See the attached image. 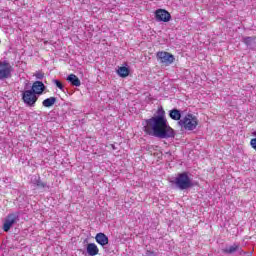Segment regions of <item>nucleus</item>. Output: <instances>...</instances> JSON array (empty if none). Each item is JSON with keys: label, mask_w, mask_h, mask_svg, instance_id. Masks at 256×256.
Segmentation results:
<instances>
[{"label": "nucleus", "mask_w": 256, "mask_h": 256, "mask_svg": "<svg viewBox=\"0 0 256 256\" xmlns=\"http://www.w3.org/2000/svg\"><path fill=\"white\" fill-rule=\"evenodd\" d=\"M156 113V116L146 119L142 123L144 133L152 137H159V139H171V137H175V130L169 126L163 107H159Z\"/></svg>", "instance_id": "1"}, {"label": "nucleus", "mask_w": 256, "mask_h": 256, "mask_svg": "<svg viewBox=\"0 0 256 256\" xmlns=\"http://www.w3.org/2000/svg\"><path fill=\"white\" fill-rule=\"evenodd\" d=\"M172 183H174V185L180 189V191H185L193 187V180H191V177H189L188 172L179 173Z\"/></svg>", "instance_id": "2"}, {"label": "nucleus", "mask_w": 256, "mask_h": 256, "mask_svg": "<svg viewBox=\"0 0 256 256\" xmlns=\"http://www.w3.org/2000/svg\"><path fill=\"white\" fill-rule=\"evenodd\" d=\"M178 125L186 131H194V129H197V125H199V120L197 119V116L193 114H186L180 121H178Z\"/></svg>", "instance_id": "3"}, {"label": "nucleus", "mask_w": 256, "mask_h": 256, "mask_svg": "<svg viewBox=\"0 0 256 256\" xmlns=\"http://www.w3.org/2000/svg\"><path fill=\"white\" fill-rule=\"evenodd\" d=\"M156 57H157V60L160 63H162V65H165L166 67H169V65L175 62V56H173V54L166 51L157 52Z\"/></svg>", "instance_id": "4"}, {"label": "nucleus", "mask_w": 256, "mask_h": 256, "mask_svg": "<svg viewBox=\"0 0 256 256\" xmlns=\"http://www.w3.org/2000/svg\"><path fill=\"white\" fill-rule=\"evenodd\" d=\"M38 99L37 94L32 90H25L22 94V100L28 107H33Z\"/></svg>", "instance_id": "5"}, {"label": "nucleus", "mask_w": 256, "mask_h": 256, "mask_svg": "<svg viewBox=\"0 0 256 256\" xmlns=\"http://www.w3.org/2000/svg\"><path fill=\"white\" fill-rule=\"evenodd\" d=\"M18 219H19L18 214L16 213L8 214L4 220L3 231H5V233L11 231V227H13L15 223H17Z\"/></svg>", "instance_id": "6"}, {"label": "nucleus", "mask_w": 256, "mask_h": 256, "mask_svg": "<svg viewBox=\"0 0 256 256\" xmlns=\"http://www.w3.org/2000/svg\"><path fill=\"white\" fill-rule=\"evenodd\" d=\"M12 71L13 67L9 62H0V80L9 79V77H11Z\"/></svg>", "instance_id": "7"}, {"label": "nucleus", "mask_w": 256, "mask_h": 256, "mask_svg": "<svg viewBox=\"0 0 256 256\" xmlns=\"http://www.w3.org/2000/svg\"><path fill=\"white\" fill-rule=\"evenodd\" d=\"M155 19L162 23H169L171 21V13L165 9H157L155 11Z\"/></svg>", "instance_id": "8"}, {"label": "nucleus", "mask_w": 256, "mask_h": 256, "mask_svg": "<svg viewBox=\"0 0 256 256\" xmlns=\"http://www.w3.org/2000/svg\"><path fill=\"white\" fill-rule=\"evenodd\" d=\"M31 91L36 95H43V91H45V84H43L41 81H35L32 84Z\"/></svg>", "instance_id": "9"}, {"label": "nucleus", "mask_w": 256, "mask_h": 256, "mask_svg": "<svg viewBox=\"0 0 256 256\" xmlns=\"http://www.w3.org/2000/svg\"><path fill=\"white\" fill-rule=\"evenodd\" d=\"M95 240H96V243H98V245H101L102 247H105V245H109V237H107L105 233L100 232L96 234Z\"/></svg>", "instance_id": "10"}, {"label": "nucleus", "mask_w": 256, "mask_h": 256, "mask_svg": "<svg viewBox=\"0 0 256 256\" xmlns=\"http://www.w3.org/2000/svg\"><path fill=\"white\" fill-rule=\"evenodd\" d=\"M86 251L90 256L99 255V247L95 243L87 244Z\"/></svg>", "instance_id": "11"}, {"label": "nucleus", "mask_w": 256, "mask_h": 256, "mask_svg": "<svg viewBox=\"0 0 256 256\" xmlns=\"http://www.w3.org/2000/svg\"><path fill=\"white\" fill-rule=\"evenodd\" d=\"M67 81L68 83H71L73 87H81V80H79V77H77V75L75 74H70L67 77Z\"/></svg>", "instance_id": "12"}, {"label": "nucleus", "mask_w": 256, "mask_h": 256, "mask_svg": "<svg viewBox=\"0 0 256 256\" xmlns=\"http://www.w3.org/2000/svg\"><path fill=\"white\" fill-rule=\"evenodd\" d=\"M169 117L173 121H181V111L178 109H172L169 111Z\"/></svg>", "instance_id": "13"}, {"label": "nucleus", "mask_w": 256, "mask_h": 256, "mask_svg": "<svg viewBox=\"0 0 256 256\" xmlns=\"http://www.w3.org/2000/svg\"><path fill=\"white\" fill-rule=\"evenodd\" d=\"M34 185L37 187V189H40L41 191H43L44 189H49V185H47V182H43V180H41V177H38V179L34 181Z\"/></svg>", "instance_id": "14"}, {"label": "nucleus", "mask_w": 256, "mask_h": 256, "mask_svg": "<svg viewBox=\"0 0 256 256\" xmlns=\"http://www.w3.org/2000/svg\"><path fill=\"white\" fill-rule=\"evenodd\" d=\"M240 249H241V246L239 244H234L229 248L223 249L222 251L227 255H233V253H235L236 251H239Z\"/></svg>", "instance_id": "15"}, {"label": "nucleus", "mask_w": 256, "mask_h": 256, "mask_svg": "<svg viewBox=\"0 0 256 256\" xmlns=\"http://www.w3.org/2000/svg\"><path fill=\"white\" fill-rule=\"evenodd\" d=\"M129 73H131V70L125 66H121L117 70V74L122 78L129 77Z\"/></svg>", "instance_id": "16"}, {"label": "nucleus", "mask_w": 256, "mask_h": 256, "mask_svg": "<svg viewBox=\"0 0 256 256\" xmlns=\"http://www.w3.org/2000/svg\"><path fill=\"white\" fill-rule=\"evenodd\" d=\"M57 103V98L56 97H50L45 100H43L42 105L43 107H53Z\"/></svg>", "instance_id": "17"}, {"label": "nucleus", "mask_w": 256, "mask_h": 256, "mask_svg": "<svg viewBox=\"0 0 256 256\" xmlns=\"http://www.w3.org/2000/svg\"><path fill=\"white\" fill-rule=\"evenodd\" d=\"M243 43L246 44L247 46H249V45H256V36L244 37L243 38Z\"/></svg>", "instance_id": "18"}, {"label": "nucleus", "mask_w": 256, "mask_h": 256, "mask_svg": "<svg viewBox=\"0 0 256 256\" xmlns=\"http://www.w3.org/2000/svg\"><path fill=\"white\" fill-rule=\"evenodd\" d=\"M54 83H55L56 87H58V89H60L61 91H63V83H61V81H59V80H54Z\"/></svg>", "instance_id": "19"}, {"label": "nucleus", "mask_w": 256, "mask_h": 256, "mask_svg": "<svg viewBox=\"0 0 256 256\" xmlns=\"http://www.w3.org/2000/svg\"><path fill=\"white\" fill-rule=\"evenodd\" d=\"M35 77L36 79H43V77H45V74L43 72H36Z\"/></svg>", "instance_id": "20"}, {"label": "nucleus", "mask_w": 256, "mask_h": 256, "mask_svg": "<svg viewBox=\"0 0 256 256\" xmlns=\"http://www.w3.org/2000/svg\"><path fill=\"white\" fill-rule=\"evenodd\" d=\"M250 145H251L252 149H254V151H256V138L251 139Z\"/></svg>", "instance_id": "21"}, {"label": "nucleus", "mask_w": 256, "mask_h": 256, "mask_svg": "<svg viewBox=\"0 0 256 256\" xmlns=\"http://www.w3.org/2000/svg\"><path fill=\"white\" fill-rule=\"evenodd\" d=\"M0 45H1V40H0Z\"/></svg>", "instance_id": "22"}, {"label": "nucleus", "mask_w": 256, "mask_h": 256, "mask_svg": "<svg viewBox=\"0 0 256 256\" xmlns=\"http://www.w3.org/2000/svg\"><path fill=\"white\" fill-rule=\"evenodd\" d=\"M254 135H256V132L254 133Z\"/></svg>", "instance_id": "23"}]
</instances>
